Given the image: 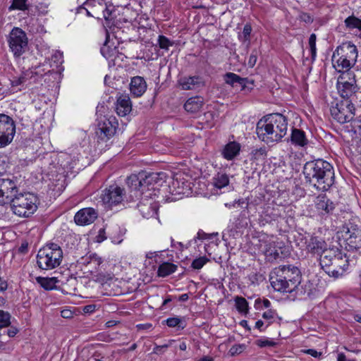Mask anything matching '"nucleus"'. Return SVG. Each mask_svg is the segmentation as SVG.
<instances>
[{"instance_id": "obj_35", "label": "nucleus", "mask_w": 361, "mask_h": 361, "mask_svg": "<svg viewBox=\"0 0 361 361\" xmlns=\"http://www.w3.org/2000/svg\"><path fill=\"white\" fill-rule=\"evenodd\" d=\"M177 266L173 263L164 262L159 265L157 274L159 276L166 277L176 271Z\"/></svg>"}, {"instance_id": "obj_62", "label": "nucleus", "mask_w": 361, "mask_h": 361, "mask_svg": "<svg viewBox=\"0 0 361 361\" xmlns=\"http://www.w3.org/2000/svg\"><path fill=\"white\" fill-rule=\"evenodd\" d=\"M264 326V322L262 320H258L255 323V328L258 329L260 331H262V328Z\"/></svg>"}, {"instance_id": "obj_56", "label": "nucleus", "mask_w": 361, "mask_h": 361, "mask_svg": "<svg viewBox=\"0 0 361 361\" xmlns=\"http://www.w3.org/2000/svg\"><path fill=\"white\" fill-rule=\"evenodd\" d=\"M18 329L15 327H11V329L4 331L3 335H5L6 334L8 337H13L15 336L18 333Z\"/></svg>"}, {"instance_id": "obj_13", "label": "nucleus", "mask_w": 361, "mask_h": 361, "mask_svg": "<svg viewBox=\"0 0 361 361\" xmlns=\"http://www.w3.org/2000/svg\"><path fill=\"white\" fill-rule=\"evenodd\" d=\"M345 248L349 251L361 248V229L356 226H350L343 235Z\"/></svg>"}, {"instance_id": "obj_54", "label": "nucleus", "mask_w": 361, "mask_h": 361, "mask_svg": "<svg viewBox=\"0 0 361 361\" xmlns=\"http://www.w3.org/2000/svg\"><path fill=\"white\" fill-rule=\"evenodd\" d=\"M214 233L212 234H207L202 231H199L197 234V238L200 240H204V239H212L214 236Z\"/></svg>"}, {"instance_id": "obj_42", "label": "nucleus", "mask_w": 361, "mask_h": 361, "mask_svg": "<svg viewBox=\"0 0 361 361\" xmlns=\"http://www.w3.org/2000/svg\"><path fill=\"white\" fill-rule=\"evenodd\" d=\"M267 157L265 147H260L253 149L251 152V159L255 161L264 160Z\"/></svg>"}, {"instance_id": "obj_21", "label": "nucleus", "mask_w": 361, "mask_h": 361, "mask_svg": "<svg viewBox=\"0 0 361 361\" xmlns=\"http://www.w3.org/2000/svg\"><path fill=\"white\" fill-rule=\"evenodd\" d=\"M338 55L355 64L357 58V49L354 44L350 42L344 43L336 49V56L337 57Z\"/></svg>"}, {"instance_id": "obj_40", "label": "nucleus", "mask_w": 361, "mask_h": 361, "mask_svg": "<svg viewBox=\"0 0 361 361\" xmlns=\"http://www.w3.org/2000/svg\"><path fill=\"white\" fill-rule=\"evenodd\" d=\"M345 25L348 29H358L361 30V20L354 16H350L345 18Z\"/></svg>"}, {"instance_id": "obj_44", "label": "nucleus", "mask_w": 361, "mask_h": 361, "mask_svg": "<svg viewBox=\"0 0 361 361\" xmlns=\"http://www.w3.org/2000/svg\"><path fill=\"white\" fill-rule=\"evenodd\" d=\"M109 36H106V41L101 48V53L106 59H109L114 51V49L111 48L107 45Z\"/></svg>"}, {"instance_id": "obj_51", "label": "nucleus", "mask_w": 361, "mask_h": 361, "mask_svg": "<svg viewBox=\"0 0 361 361\" xmlns=\"http://www.w3.org/2000/svg\"><path fill=\"white\" fill-rule=\"evenodd\" d=\"M252 32V27L250 25L246 24L243 30V36H240V39H243L244 42L250 41V36Z\"/></svg>"}, {"instance_id": "obj_50", "label": "nucleus", "mask_w": 361, "mask_h": 361, "mask_svg": "<svg viewBox=\"0 0 361 361\" xmlns=\"http://www.w3.org/2000/svg\"><path fill=\"white\" fill-rule=\"evenodd\" d=\"M277 317V313L272 310H268L262 314V317L269 322V324H271L275 318Z\"/></svg>"}, {"instance_id": "obj_59", "label": "nucleus", "mask_w": 361, "mask_h": 361, "mask_svg": "<svg viewBox=\"0 0 361 361\" xmlns=\"http://www.w3.org/2000/svg\"><path fill=\"white\" fill-rule=\"evenodd\" d=\"M307 353L309 355H310L312 357H318L319 355H321V353H319V352H317V350H315L314 349H309V350H307Z\"/></svg>"}, {"instance_id": "obj_58", "label": "nucleus", "mask_w": 361, "mask_h": 361, "mask_svg": "<svg viewBox=\"0 0 361 361\" xmlns=\"http://www.w3.org/2000/svg\"><path fill=\"white\" fill-rule=\"evenodd\" d=\"M92 358L94 361H105L104 357L102 356L100 353L98 352H95L93 355Z\"/></svg>"}, {"instance_id": "obj_14", "label": "nucleus", "mask_w": 361, "mask_h": 361, "mask_svg": "<svg viewBox=\"0 0 361 361\" xmlns=\"http://www.w3.org/2000/svg\"><path fill=\"white\" fill-rule=\"evenodd\" d=\"M315 212L322 218H326L333 214L335 209V204L329 199L326 195L317 196L314 201Z\"/></svg>"}, {"instance_id": "obj_32", "label": "nucleus", "mask_w": 361, "mask_h": 361, "mask_svg": "<svg viewBox=\"0 0 361 361\" xmlns=\"http://www.w3.org/2000/svg\"><path fill=\"white\" fill-rule=\"evenodd\" d=\"M173 193L178 195H185L188 193L190 190V183L188 182L182 181L178 178H176L172 182Z\"/></svg>"}, {"instance_id": "obj_4", "label": "nucleus", "mask_w": 361, "mask_h": 361, "mask_svg": "<svg viewBox=\"0 0 361 361\" xmlns=\"http://www.w3.org/2000/svg\"><path fill=\"white\" fill-rule=\"evenodd\" d=\"M269 281L275 290L292 293L301 283L300 271L293 265L279 266L271 272Z\"/></svg>"}, {"instance_id": "obj_34", "label": "nucleus", "mask_w": 361, "mask_h": 361, "mask_svg": "<svg viewBox=\"0 0 361 361\" xmlns=\"http://www.w3.org/2000/svg\"><path fill=\"white\" fill-rule=\"evenodd\" d=\"M226 83L233 85L235 83H238L243 89L245 88L246 83L248 82L247 78H240L239 75L233 73H227L224 75Z\"/></svg>"}, {"instance_id": "obj_8", "label": "nucleus", "mask_w": 361, "mask_h": 361, "mask_svg": "<svg viewBox=\"0 0 361 361\" xmlns=\"http://www.w3.org/2000/svg\"><path fill=\"white\" fill-rule=\"evenodd\" d=\"M354 103L350 100L337 101L331 107L332 117L340 123H345L351 121L355 116Z\"/></svg>"}, {"instance_id": "obj_63", "label": "nucleus", "mask_w": 361, "mask_h": 361, "mask_svg": "<svg viewBox=\"0 0 361 361\" xmlns=\"http://www.w3.org/2000/svg\"><path fill=\"white\" fill-rule=\"evenodd\" d=\"M188 298H189L188 295L187 293H184L179 296L178 300L184 302V301L188 300Z\"/></svg>"}, {"instance_id": "obj_37", "label": "nucleus", "mask_w": 361, "mask_h": 361, "mask_svg": "<svg viewBox=\"0 0 361 361\" xmlns=\"http://www.w3.org/2000/svg\"><path fill=\"white\" fill-rule=\"evenodd\" d=\"M37 282L45 290H52L56 287L57 280L54 277L45 278L38 276L36 278Z\"/></svg>"}, {"instance_id": "obj_36", "label": "nucleus", "mask_w": 361, "mask_h": 361, "mask_svg": "<svg viewBox=\"0 0 361 361\" xmlns=\"http://www.w3.org/2000/svg\"><path fill=\"white\" fill-rule=\"evenodd\" d=\"M169 327L178 328V329H183L186 326V322L184 318L173 317H169L163 322Z\"/></svg>"}, {"instance_id": "obj_27", "label": "nucleus", "mask_w": 361, "mask_h": 361, "mask_svg": "<svg viewBox=\"0 0 361 361\" xmlns=\"http://www.w3.org/2000/svg\"><path fill=\"white\" fill-rule=\"evenodd\" d=\"M132 110V104L128 95L120 96L116 102V111L120 116H126Z\"/></svg>"}, {"instance_id": "obj_29", "label": "nucleus", "mask_w": 361, "mask_h": 361, "mask_svg": "<svg viewBox=\"0 0 361 361\" xmlns=\"http://www.w3.org/2000/svg\"><path fill=\"white\" fill-rule=\"evenodd\" d=\"M240 145L236 142H230L228 143L223 151V155L227 160H232L240 152Z\"/></svg>"}, {"instance_id": "obj_10", "label": "nucleus", "mask_w": 361, "mask_h": 361, "mask_svg": "<svg viewBox=\"0 0 361 361\" xmlns=\"http://www.w3.org/2000/svg\"><path fill=\"white\" fill-rule=\"evenodd\" d=\"M16 133V124L8 115L0 114V147L8 145L13 140Z\"/></svg>"}, {"instance_id": "obj_25", "label": "nucleus", "mask_w": 361, "mask_h": 361, "mask_svg": "<svg viewBox=\"0 0 361 361\" xmlns=\"http://www.w3.org/2000/svg\"><path fill=\"white\" fill-rule=\"evenodd\" d=\"M147 90V83L144 78L140 76L132 78L130 83V90L135 97L142 96Z\"/></svg>"}, {"instance_id": "obj_28", "label": "nucleus", "mask_w": 361, "mask_h": 361, "mask_svg": "<svg viewBox=\"0 0 361 361\" xmlns=\"http://www.w3.org/2000/svg\"><path fill=\"white\" fill-rule=\"evenodd\" d=\"M332 63L338 72L348 71L354 65L350 63L349 60L342 57L341 55H338V56L336 57V51L334 52L332 56Z\"/></svg>"}, {"instance_id": "obj_16", "label": "nucleus", "mask_w": 361, "mask_h": 361, "mask_svg": "<svg viewBox=\"0 0 361 361\" xmlns=\"http://www.w3.org/2000/svg\"><path fill=\"white\" fill-rule=\"evenodd\" d=\"M331 266L338 267L339 271L335 269H329L328 275L330 277L334 278V279L341 278L344 276L345 273L347 271L348 269V257L346 256L345 254H343L341 251H339V252L337 253V256L334 259V261Z\"/></svg>"}, {"instance_id": "obj_19", "label": "nucleus", "mask_w": 361, "mask_h": 361, "mask_svg": "<svg viewBox=\"0 0 361 361\" xmlns=\"http://www.w3.org/2000/svg\"><path fill=\"white\" fill-rule=\"evenodd\" d=\"M97 212L92 207H86L79 210L74 216L75 222L78 225H89L97 218Z\"/></svg>"}, {"instance_id": "obj_48", "label": "nucleus", "mask_w": 361, "mask_h": 361, "mask_svg": "<svg viewBox=\"0 0 361 361\" xmlns=\"http://www.w3.org/2000/svg\"><path fill=\"white\" fill-rule=\"evenodd\" d=\"M276 344V342L267 338H264L256 341V345L260 348L273 347Z\"/></svg>"}, {"instance_id": "obj_22", "label": "nucleus", "mask_w": 361, "mask_h": 361, "mask_svg": "<svg viewBox=\"0 0 361 361\" xmlns=\"http://www.w3.org/2000/svg\"><path fill=\"white\" fill-rule=\"evenodd\" d=\"M327 249L326 243L318 237H312L307 242V250L313 255L321 256Z\"/></svg>"}, {"instance_id": "obj_53", "label": "nucleus", "mask_w": 361, "mask_h": 361, "mask_svg": "<svg viewBox=\"0 0 361 361\" xmlns=\"http://www.w3.org/2000/svg\"><path fill=\"white\" fill-rule=\"evenodd\" d=\"M244 348V345H234L231 348L229 352L232 355H234L241 353Z\"/></svg>"}, {"instance_id": "obj_61", "label": "nucleus", "mask_w": 361, "mask_h": 361, "mask_svg": "<svg viewBox=\"0 0 361 361\" xmlns=\"http://www.w3.org/2000/svg\"><path fill=\"white\" fill-rule=\"evenodd\" d=\"M337 361H355L354 360H347L345 355L343 353H339L338 355Z\"/></svg>"}, {"instance_id": "obj_6", "label": "nucleus", "mask_w": 361, "mask_h": 361, "mask_svg": "<svg viewBox=\"0 0 361 361\" xmlns=\"http://www.w3.org/2000/svg\"><path fill=\"white\" fill-rule=\"evenodd\" d=\"M63 257V253L60 245L49 243L38 250L37 264L42 270H52L61 265Z\"/></svg>"}, {"instance_id": "obj_45", "label": "nucleus", "mask_w": 361, "mask_h": 361, "mask_svg": "<svg viewBox=\"0 0 361 361\" xmlns=\"http://www.w3.org/2000/svg\"><path fill=\"white\" fill-rule=\"evenodd\" d=\"M316 39V35L314 33L311 34L309 38V46L310 48L312 59L313 60H314L317 54Z\"/></svg>"}, {"instance_id": "obj_20", "label": "nucleus", "mask_w": 361, "mask_h": 361, "mask_svg": "<svg viewBox=\"0 0 361 361\" xmlns=\"http://www.w3.org/2000/svg\"><path fill=\"white\" fill-rule=\"evenodd\" d=\"M137 207L144 218L149 219L157 215V204L152 198H142Z\"/></svg>"}, {"instance_id": "obj_39", "label": "nucleus", "mask_w": 361, "mask_h": 361, "mask_svg": "<svg viewBox=\"0 0 361 361\" xmlns=\"http://www.w3.org/2000/svg\"><path fill=\"white\" fill-rule=\"evenodd\" d=\"M29 8L28 0H13L8 7L9 11L19 10L25 11Z\"/></svg>"}, {"instance_id": "obj_11", "label": "nucleus", "mask_w": 361, "mask_h": 361, "mask_svg": "<svg viewBox=\"0 0 361 361\" xmlns=\"http://www.w3.org/2000/svg\"><path fill=\"white\" fill-rule=\"evenodd\" d=\"M118 125L116 117L101 116L98 119L96 134L101 140H109L115 134Z\"/></svg>"}, {"instance_id": "obj_43", "label": "nucleus", "mask_w": 361, "mask_h": 361, "mask_svg": "<svg viewBox=\"0 0 361 361\" xmlns=\"http://www.w3.org/2000/svg\"><path fill=\"white\" fill-rule=\"evenodd\" d=\"M10 318L11 315L8 312L0 310V330L10 325Z\"/></svg>"}, {"instance_id": "obj_52", "label": "nucleus", "mask_w": 361, "mask_h": 361, "mask_svg": "<svg viewBox=\"0 0 361 361\" xmlns=\"http://www.w3.org/2000/svg\"><path fill=\"white\" fill-rule=\"evenodd\" d=\"M258 51L256 49L252 51L250 56H249L247 65L249 67L252 68L257 63Z\"/></svg>"}, {"instance_id": "obj_24", "label": "nucleus", "mask_w": 361, "mask_h": 361, "mask_svg": "<svg viewBox=\"0 0 361 361\" xmlns=\"http://www.w3.org/2000/svg\"><path fill=\"white\" fill-rule=\"evenodd\" d=\"M338 249H326L325 252L320 256L319 264L322 269L328 274V270L329 266H331L334 259L337 256V253L339 252Z\"/></svg>"}, {"instance_id": "obj_38", "label": "nucleus", "mask_w": 361, "mask_h": 361, "mask_svg": "<svg viewBox=\"0 0 361 361\" xmlns=\"http://www.w3.org/2000/svg\"><path fill=\"white\" fill-rule=\"evenodd\" d=\"M235 305L238 311L241 314H247L248 313V302L243 297L236 296L235 298Z\"/></svg>"}, {"instance_id": "obj_46", "label": "nucleus", "mask_w": 361, "mask_h": 361, "mask_svg": "<svg viewBox=\"0 0 361 361\" xmlns=\"http://www.w3.org/2000/svg\"><path fill=\"white\" fill-rule=\"evenodd\" d=\"M158 44L161 49L165 50H168L169 47L173 45V42H171L164 35L159 36Z\"/></svg>"}, {"instance_id": "obj_1", "label": "nucleus", "mask_w": 361, "mask_h": 361, "mask_svg": "<svg viewBox=\"0 0 361 361\" xmlns=\"http://www.w3.org/2000/svg\"><path fill=\"white\" fill-rule=\"evenodd\" d=\"M87 5H92L94 14H87L98 19L103 18L106 26L118 27L123 23H132L137 17V12L129 4L126 6L107 4L104 0H87Z\"/></svg>"}, {"instance_id": "obj_7", "label": "nucleus", "mask_w": 361, "mask_h": 361, "mask_svg": "<svg viewBox=\"0 0 361 361\" xmlns=\"http://www.w3.org/2000/svg\"><path fill=\"white\" fill-rule=\"evenodd\" d=\"M337 90L341 99L357 102L356 92L358 87L353 73L345 72L340 75L337 82Z\"/></svg>"}, {"instance_id": "obj_55", "label": "nucleus", "mask_w": 361, "mask_h": 361, "mask_svg": "<svg viewBox=\"0 0 361 361\" xmlns=\"http://www.w3.org/2000/svg\"><path fill=\"white\" fill-rule=\"evenodd\" d=\"M300 20L306 23H311L313 21L312 18L306 13H302L300 15Z\"/></svg>"}, {"instance_id": "obj_49", "label": "nucleus", "mask_w": 361, "mask_h": 361, "mask_svg": "<svg viewBox=\"0 0 361 361\" xmlns=\"http://www.w3.org/2000/svg\"><path fill=\"white\" fill-rule=\"evenodd\" d=\"M63 60V54L60 51H56L54 54H52L51 57V63H55V66L58 67L59 65L62 64ZM54 65L51 64V66Z\"/></svg>"}, {"instance_id": "obj_30", "label": "nucleus", "mask_w": 361, "mask_h": 361, "mask_svg": "<svg viewBox=\"0 0 361 361\" xmlns=\"http://www.w3.org/2000/svg\"><path fill=\"white\" fill-rule=\"evenodd\" d=\"M290 140L293 145L299 147H305L308 143L305 133L300 129L292 130Z\"/></svg>"}, {"instance_id": "obj_17", "label": "nucleus", "mask_w": 361, "mask_h": 361, "mask_svg": "<svg viewBox=\"0 0 361 361\" xmlns=\"http://www.w3.org/2000/svg\"><path fill=\"white\" fill-rule=\"evenodd\" d=\"M284 212L283 208L280 206H270L265 207L259 216V221L262 225L265 224H270L272 221H279L282 217Z\"/></svg>"}, {"instance_id": "obj_12", "label": "nucleus", "mask_w": 361, "mask_h": 361, "mask_svg": "<svg viewBox=\"0 0 361 361\" xmlns=\"http://www.w3.org/2000/svg\"><path fill=\"white\" fill-rule=\"evenodd\" d=\"M18 192L16 181L10 178H0V206L9 204Z\"/></svg>"}, {"instance_id": "obj_2", "label": "nucleus", "mask_w": 361, "mask_h": 361, "mask_svg": "<svg viewBox=\"0 0 361 361\" xmlns=\"http://www.w3.org/2000/svg\"><path fill=\"white\" fill-rule=\"evenodd\" d=\"M302 172L306 181L319 191H327L334 183V168L323 159L307 161Z\"/></svg>"}, {"instance_id": "obj_64", "label": "nucleus", "mask_w": 361, "mask_h": 361, "mask_svg": "<svg viewBox=\"0 0 361 361\" xmlns=\"http://www.w3.org/2000/svg\"><path fill=\"white\" fill-rule=\"evenodd\" d=\"M262 303L265 308H269L271 305V302L268 299H264Z\"/></svg>"}, {"instance_id": "obj_3", "label": "nucleus", "mask_w": 361, "mask_h": 361, "mask_svg": "<svg viewBox=\"0 0 361 361\" xmlns=\"http://www.w3.org/2000/svg\"><path fill=\"white\" fill-rule=\"evenodd\" d=\"M286 118L281 114H269L257 123L256 133L263 142L270 144L280 141L287 133Z\"/></svg>"}, {"instance_id": "obj_57", "label": "nucleus", "mask_w": 361, "mask_h": 361, "mask_svg": "<svg viewBox=\"0 0 361 361\" xmlns=\"http://www.w3.org/2000/svg\"><path fill=\"white\" fill-rule=\"evenodd\" d=\"M61 316L63 318H71L73 317V313L69 310H63L61 312Z\"/></svg>"}, {"instance_id": "obj_47", "label": "nucleus", "mask_w": 361, "mask_h": 361, "mask_svg": "<svg viewBox=\"0 0 361 361\" xmlns=\"http://www.w3.org/2000/svg\"><path fill=\"white\" fill-rule=\"evenodd\" d=\"M209 259L206 257H200L199 258L195 259L191 264V267L195 269H201Z\"/></svg>"}, {"instance_id": "obj_60", "label": "nucleus", "mask_w": 361, "mask_h": 361, "mask_svg": "<svg viewBox=\"0 0 361 361\" xmlns=\"http://www.w3.org/2000/svg\"><path fill=\"white\" fill-rule=\"evenodd\" d=\"M152 326V325L151 324H149V323H147V324H138L137 326V327L139 329H151Z\"/></svg>"}, {"instance_id": "obj_33", "label": "nucleus", "mask_w": 361, "mask_h": 361, "mask_svg": "<svg viewBox=\"0 0 361 361\" xmlns=\"http://www.w3.org/2000/svg\"><path fill=\"white\" fill-rule=\"evenodd\" d=\"M10 85L11 91L13 92L21 91L27 80L25 75L24 73L20 74L18 76H13L10 78Z\"/></svg>"}, {"instance_id": "obj_23", "label": "nucleus", "mask_w": 361, "mask_h": 361, "mask_svg": "<svg viewBox=\"0 0 361 361\" xmlns=\"http://www.w3.org/2000/svg\"><path fill=\"white\" fill-rule=\"evenodd\" d=\"M167 175L164 172L152 173L145 176L144 183H146L148 190L154 189V185H162L163 183L166 181Z\"/></svg>"}, {"instance_id": "obj_15", "label": "nucleus", "mask_w": 361, "mask_h": 361, "mask_svg": "<svg viewBox=\"0 0 361 361\" xmlns=\"http://www.w3.org/2000/svg\"><path fill=\"white\" fill-rule=\"evenodd\" d=\"M123 189L116 185H110L105 189L102 199L104 204L109 207L117 205L123 201Z\"/></svg>"}, {"instance_id": "obj_41", "label": "nucleus", "mask_w": 361, "mask_h": 361, "mask_svg": "<svg viewBox=\"0 0 361 361\" xmlns=\"http://www.w3.org/2000/svg\"><path fill=\"white\" fill-rule=\"evenodd\" d=\"M214 180V185L220 189L226 187L229 183L228 176L226 173H217Z\"/></svg>"}, {"instance_id": "obj_5", "label": "nucleus", "mask_w": 361, "mask_h": 361, "mask_svg": "<svg viewBox=\"0 0 361 361\" xmlns=\"http://www.w3.org/2000/svg\"><path fill=\"white\" fill-rule=\"evenodd\" d=\"M39 199L32 192H17L9 202L13 214L20 218H29L37 209Z\"/></svg>"}, {"instance_id": "obj_31", "label": "nucleus", "mask_w": 361, "mask_h": 361, "mask_svg": "<svg viewBox=\"0 0 361 361\" xmlns=\"http://www.w3.org/2000/svg\"><path fill=\"white\" fill-rule=\"evenodd\" d=\"M203 105V99L200 97L189 98L184 104L185 109L191 113L197 112Z\"/></svg>"}, {"instance_id": "obj_9", "label": "nucleus", "mask_w": 361, "mask_h": 361, "mask_svg": "<svg viewBox=\"0 0 361 361\" xmlns=\"http://www.w3.org/2000/svg\"><path fill=\"white\" fill-rule=\"evenodd\" d=\"M8 43L15 56H21L25 52L28 44V39L25 32L21 28L13 27L8 35Z\"/></svg>"}, {"instance_id": "obj_26", "label": "nucleus", "mask_w": 361, "mask_h": 361, "mask_svg": "<svg viewBox=\"0 0 361 361\" xmlns=\"http://www.w3.org/2000/svg\"><path fill=\"white\" fill-rule=\"evenodd\" d=\"M178 83L184 90H195L204 85L202 78L200 76H189L180 78Z\"/></svg>"}, {"instance_id": "obj_18", "label": "nucleus", "mask_w": 361, "mask_h": 361, "mask_svg": "<svg viewBox=\"0 0 361 361\" xmlns=\"http://www.w3.org/2000/svg\"><path fill=\"white\" fill-rule=\"evenodd\" d=\"M145 177L143 175L133 174L128 177L126 183L130 189V192L134 193L135 197L142 195L147 188L146 183H144Z\"/></svg>"}]
</instances>
